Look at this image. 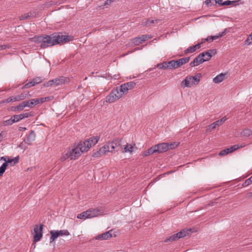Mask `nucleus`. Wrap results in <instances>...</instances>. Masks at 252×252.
<instances>
[{
    "label": "nucleus",
    "mask_w": 252,
    "mask_h": 252,
    "mask_svg": "<svg viewBox=\"0 0 252 252\" xmlns=\"http://www.w3.org/2000/svg\"><path fill=\"white\" fill-rule=\"evenodd\" d=\"M68 151V152L70 153V160H75L81 156L82 154L80 149L77 147L72 149H69Z\"/></svg>",
    "instance_id": "obj_10"
},
{
    "label": "nucleus",
    "mask_w": 252,
    "mask_h": 252,
    "mask_svg": "<svg viewBox=\"0 0 252 252\" xmlns=\"http://www.w3.org/2000/svg\"><path fill=\"white\" fill-rule=\"evenodd\" d=\"M122 140V139L116 138L112 141H109V144L111 146V150L114 152L116 149L121 146Z\"/></svg>",
    "instance_id": "obj_12"
},
{
    "label": "nucleus",
    "mask_w": 252,
    "mask_h": 252,
    "mask_svg": "<svg viewBox=\"0 0 252 252\" xmlns=\"http://www.w3.org/2000/svg\"><path fill=\"white\" fill-rule=\"evenodd\" d=\"M31 96V94L29 92H24L20 94L14 96H11L3 101L5 103H9L10 102H15L24 100L26 98H28Z\"/></svg>",
    "instance_id": "obj_8"
},
{
    "label": "nucleus",
    "mask_w": 252,
    "mask_h": 252,
    "mask_svg": "<svg viewBox=\"0 0 252 252\" xmlns=\"http://www.w3.org/2000/svg\"><path fill=\"white\" fill-rule=\"evenodd\" d=\"M247 197L249 198H252V192H249L247 195Z\"/></svg>",
    "instance_id": "obj_59"
},
{
    "label": "nucleus",
    "mask_w": 252,
    "mask_h": 252,
    "mask_svg": "<svg viewBox=\"0 0 252 252\" xmlns=\"http://www.w3.org/2000/svg\"><path fill=\"white\" fill-rule=\"evenodd\" d=\"M124 152L132 153L133 150V147L131 144H126L124 146Z\"/></svg>",
    "instance_id": "obj_27"
},
{
    "label": "nucleus",
    "mask_w": 252,
    "mask_h": 252,
    "mask_svg": "<svg viewBox=\"0 0 252 252\" xmlns=\"http://www.w3.org/2000/svg\"><path fill=\"white\" fill-rule=\"evenodd\" d=\"M148 156H150V154L148 153V150L145 151L143 152V157H147Z\"/></svg>",
    "instance_id": "obj_55"
},
{
    "label": "nucleus",
    "mask_w": 252,
    "mask_h": 252,
    "mask_svg": "<svg viewBox=\"0 0 252 252\" xmlns=\"http://www.w3.org/2000/svg\"><path fill=\"white\" fill-rule=\"evenodd\" d=\"M252 183V176L245 181V182L243 184V186L245 187H247V186H249V185L251 184Z\"/></svg>",
    "instance_id": "obj_42"
},
{
    "label": "nucleus",
    "mask_w": 252,
    "mask_h": 252,
    "mask_svg": "<svg viewBox=\"0 0 252 252\" xmlns=\"http://www.w3.org/2000/svg\"><path fill=\"white\" fill-rule=\"evenodd\" d=\"M202 43H198L193 46L189 47L185 51V54L192 53L195 52L197 49H199L201 47V44Z\"/></svg>",
    "instance_id": "obj_20"
},
{
    "label": "nucleus",
    "mask_w": 252,
    "mask_h": 252,
    "mask_svg": "<svg viewBox=\"0 0 252 252\" xmlns=\"http://www.w3.org/2000/svg\"><path fill=\"white\" fill-rule=\"evenodd\" d=\"M54 3V2L53 1H50V2H47L45 4V6L46 7H49L51 5H52Z\"/></svg>",
    "instance_id": "obj_53"
},
{
    "label": "nucleus",
    "mask_w": 252,
    "mask_h": 252,
    "mask_svg": "<svg viewBox=\"0 0 252 252\" xmlns=\"http://www.w3.org/2000/svg\"><path fill=\"white\" fill-rule=\"evenodd\" d=\"M207 56H204V58H206Z\"/></svg>",
    "instance_id": "obj_63"
},
{
    "label": "nucleus",
    "mask_w": 252,
    "mask_h": 252,
    "mask_svg": "<svg viewBox=\"0 0 252 252\" xmlns=\"http://www.w3.org/2000/svg\"><path fill=\"white\" fill-rule=\"evenodd\" d=\"M191 230L190 229H183L181 231L174 234L164 240L165 242H172L178 240L180 238L184 237L190 234Z\"/></svg>",
    "instance_id": "obj_6"
},
{
    "label": "nucleus",
    "mask_w": 252,
    "mask_h": 252,
    "mask_svg": "<svg viewBox=\"0 0 252 252\" xmlns=\"http://www.w3.org/2000/svg\"><path fill=\"white\" fill-rule=\"evenodd\" d=\"M246 45H250L252 44V32L248 36L246 40L245 41Z\"/></svg>",
    "instance_id": "obj_37"
},
{
    "label": "nucleus",
    "mask_w": 252,
    "mask_h": 252,
    "mask_svg": "<svg viewBox=\"0 0 252 252\" xmlns=\"http://www.w3.org/2000/svg\"><path fill=\"white\" fill-rule=\"evenodd\" d=\"M112 230L108 231L103 234L99 235L95 237L96 240H107L112 236Z\"/></svg>",
    "instance_id": "obj_17"
},
{
    "label": "nucleus",
    "mask_w": 252,
    "mask_h": 252,
    "mask_svg": "<svg viewBox=\"0 0 252 252\" xmlns=\"http://www.w3.org/2000/svg\"><path fill=\"white\" fill-rule=\"evenodd\" d=\"M43 224L35 225L34 227L33 241L35 242L39 241L42 236Z\"/></svg>",
    "instance_id": "obj_9"
},
{
    "label": "nucleus",
    "mask_w": 252,
    "mask_h": 252,
    "mask_svg": "<svg viewBox=\"0 0 252 252\" xmlns=\"http://www.w3.org/2000/svg\"><path fill=\"white\" fill-rule=\"evenodd\" d=\"M2 132H1V133H0V142H1L2 140Z\"/></svg>",
    "instance_id": "obj_60"
},
{
    "label": "nucleus",
    "mask_w": 252,
    "mask_h": 252,
    "mask_svg": "<svg viewBox=\"0 0 252 252\" xmlns=\"http://www.w3.org/2000/svg\"><path fill=\"white\" fill-rule=\"evenodd\" d=\"M10 46L6 45H0V50H5L6 48H9Z\"/></svg>",
    "instance_id": "obj_49"
},
{
    "label": "nucleus",
    "mask_w": 252,
    "mask_h": 252,
    "mask_svg": "<svg viewBox=\"0 0 252 252\" xmlns=\"http://www.w3.org/2000/svg\"><path fill=\"white\" fill-rule=\"evenodd\" d=\"M19 147H21V148H22V146L21 145V144H20V145H19Z\"/></svg>",
    "instance_id": "obj_62"
},
{
    "label": "nucleus",
    "mask_w": 252,
    "mask_h": 252,
    "mask_svg": "<svg viewBox=\"0 0 252 252\" xmlns=\"http://www.w3.org/2000/svg\"><path fill=\"white\" fill-rule=\"evenodd\" d=\"M111 146L109 144V142H107L103 146L99 149L97 152L99 155H103L108 152L113 153V151L111 150Z\"/></svg>",
    "instance_id": "obj_15"
},
{
    "label": "nucleus",
    "mask_w": 252,
    "mask_h": 252,
    "mask_svg": "<svg viewBox=\"0 0 252 252\" xmlns=\"http://www.w3.org/2000/svg\"><path fill=\"white\" fill-rule=\"evenodd\" d=\"M227 120V118L225 116L222 117L221 119L219 120V122L221 123L222 124L225 122V121Z\"/></svg>",
    "instance_id": "obj_52"
},
{
    "label": "nucleus",
    "mask_w": 252,
    "mask_h": 252,
    "mask_svg": "<svg viewBox=\"0 0 252 252\" xmlns=\"http://www.w3.org/2000/svg\"><path fill=\"white\" fill-rule=\"evenodd\" d=\"M211 0H206L205 1V4L207 5L208 6H209L211 5Z\"/></svg>",
    "instance_id": "obj_54"
},
{
    "label": "nucleus",
    "mask_w": 252,
    "mask_h": 252,
    "mask_svg": "<svg viewBox=\"0 0 252 252\" xmlns=\"http://www.w3.org/2000/svg\"><path fill=\"white\" fill-rule=\"evenodd\" d=\"M21 116L22 117V119L26 118H28L29 117H31L32 116V112H28V113H24L23 114H21Z\"/></svg>",
    "instance_id": "obj_47"
},
{
    "label": "nucleus",
    "mask_w": 252,
    "mask_h": 252,
    "mask_svg": "<svg viewBox=\"0 0 252 252\" xmlns=\"http://www.w3.org/2000/svg\"><path fill=\"white\" fill-rule=\"evenodd\" d=\"M213 123H214V124L215 125V126H216V127H217V126H220L221 125H222V124H221V123H220L219 122V120H218V121H216V122H214Z\"/></svg>",
    "instance_id": "obj_51"
},
{
    "label": "nucleus",
    "mask_w": 252,
    "mask_h": 252,
    "mask_svg": "<svg viewBox=\"0 0 252 252\" xmlns=\"http://www.w3.org/2000/svg\"><path fill=\"white\" fill-rule=\"evenodd\" d=\"M99 139V137L98 136H93V137H92L88 139H87L86 140L87 141H89V143H90V144H91V147L93 146H94L95 144H96L98 140Z\"/></svg>",
    "instance_id": "obj_25"
},
{
    "label": "nucleus",
    "mask_w": 252,
    "mask_h": 252,
    "mask_svg": "<svg viewBox=\"0 0 252 252\" xmlns=\"http://www.w3.org/2000/svg\"><path fill=\"white\" fill-rule=\"evenodd\" d=\"M136 85L133 81L122 84L120 87L114 88L106 97V102L109 103H113L120 99L124 94L128 93V91L133 89Z\"/></svg>",
    "instance_id": "obj_2"
},
{
    "label": "nucleus",
    "mask_w": 252,
    "mask_h": 252,
    "mask_svg": "<svg viewBox=\"0 0 252 252\" xmlns=\"http://www.w3.org/2000/svg\"><path fill=\"white\" fill-rule=\"evenodd\" d=\"M102 212L101 210L95 209H90L77 215L78 219L86 220L97 217L101 215Z\"/></svg>",
    "instance_id": "obj_5"
},
{
    "label": "nucleus",
    "mask_w": 252,
    "mask_h": 252,
    "mask_svg": "<svg viewBox=\"0 0 252 252\" xmlns=\"http://www.w3.org/2000/svg\"><path fill=\"white\" fill-rule=\"evenodd\" d=\"M236 2H237V1L226 0V1H224L223 2H222V3L221 4L220 6L229 5L230 4H232L235 3Z\"/></svg>",
    "instance_id": "obj_45"
},
{
    "label": "nucleus",
    "mask_w": 252,
    "mask_h": 252,
    "mask_svg": "<svg viewBox=\"0 0 252 252\" xmlns=\"http://www.w3.org/2000/svg\"><path fill=\"white\" fill-rule=\"evenodd\" d=\"M58 234L59 236H68L69 234V233L67 230H61L58 231Z\"/></svg>",
    "instance_id": "obj_40"
},
{
    "label": "nucleus",
    "mask_w": 252,
    "mask_h": 252,
    "mask_svg": "<svg viewBox=\"0 0 252 252\" xmlns=\"http://www.w3.org/2000/svg\"><path fill=\"white\" fill-rule=\"evenodd\" d=\"M151 38H152V37L148 35H143L140 37H135L132 40V42L135 45H139L143 42Z\"/></svg>",
    "instance_id": "obj_11"
},
{
    "label": "nucleus",
    "mask_w": 252,
    "mask_h": 252,
    "mask_svg": "<svg viewBox=\"0 0 252 252\" xmlns=\"http://www.w3.org/2000/svg\"><path fill=\"white\" fill-rule=\"evenodd\" d=\"M201 74L198 73L196 75L188 76L181 83L182 87L185 88H190L193 85H196L198 84L200 81Z\"/></svg>",
    "instance_id": "obj_4"
},
{
    "label": "nucleus",
    "mask_w": 252,
    "mask_h": 252,
    "mask_svg": "<svg viewBox=\"0 0 252 252\" xmlns=\"http://www.w3.org/2000/svg\"><path fill=\"white\" fill-rule=\"evenodd\" d=\"M13 118V120H14V122L15 123L16 122H19V121L22 120V117L21 116V114H19V115H15L14 116H12Z\"/></svg>",
    "instance_id": "obj_43"
},
{
    "label": "nucleus",
    "mask_w": 252,
    "mask_h": 252,
    "mask_svg": "<svg viewBox=\"0 0 252 252\" xmlns=\"http://www.w3.org/2000/svg\"><path fill=\"white\" fill-rule=\"evenodd\" d=\"M157 152L158 153L165 152L168 150L167 143H162L155 145Z\"/></svg>",
    "instance_id": "obj_16"
},
{
    "label": "nucleus",
    "mask_w": 252,
    "mask_h": 252,
    "mask_svg": "<svg viewBox=\"0 0 252 252\" xmlns=\"http://www.w3.org/2000/svg\"><path fill=\"white\" fill-rule=\"evenodd\" d=\"M226 73H221L213 78V82L216 84H219L225 79Z\"/></svg>",
    "instance_id": "obj_18"
},
{
    "label": "nucleus",
    "mask_w": 252,
    "mask_h": 252,
    "mask_svg": "<svg viewBox=\"0 0 252 252\" xmlns=\"http://www.w3.org/2000/svg\"><path fill=\"white\" fill-rule=\"evenodd\" d=\"M179 144V142H171L170 143H167L168 147V150L172 149L177 147Z\"/></svg>",
    "instance_id": "obj_39"
},
{
    "label": "nucleus",
    "mask_w": 252,
    "mask_h": 252,
    "mask_svg": "<svg viewBox=\"0 0 252 252\" xmlns=\"http://www.w3.org/2000/svg\"><path fill=\"white\" fill-rule=\"evenodd\" d=\"M36 100H38L39 101V103H43L46 100L47 97H41L40 98H35Z\"/></svg>",
    "instance_id": "obj_48"
},
{
    "label": "nucleus",
    "mask_w": 252,
    "mask_h": 252,
    "mask_svg": "<svg viewBox=\"0 0 252 252\" xmlns=\"http://www.w3.org/2000/svg\"><path fill=\"white\" fill-rule=\"evenodd\" d=\"M43 79L40 77H36L34 78H33L32 80V83H33L34 85L36 84H39L40 83H41L43 81Z\"/></svg>",
    "instance_id": "obj_35"
},
{
    "label": "nucleus",
    "mask_w": 252,
    "mask_h": 252,
    "mask_svg": "<svg viewBox=\"0 0 252 252\" xmlns=\"http://www.w3.org/2000/svg\"><path fill=\"white\" fill-rule=\"evenodd\" d=\"M189 61V57H186L176 60L178 67H180L183 64L188 63Z\"/></svg>",
    "instance_id": "obj_23"
},
{
    "label": "nucleus",
    "mask_w": 252,
    "mask_h": 252,
    "mask_svg": "<svg viewBox=\"0 0 252 252\" xmlns=\"http://www.w3.org/2000/svg\"><path fill=\"white\" fill-rule=\"evenodd\" d=\"M7 166V164L6 163H3L2 165L0 167V177L2 176L3 174L5 172L6 167Z\"/></svg>",
    "instance_id": "obj_36"
},
{
    "label": "nucleus",
    "mask_w": 252,
    "mask_h": 252,
    "mask_svg": "<svg viewBox=\"0 0 252 252\" xmlns=\"http://www.w3.org/2000/svg\"><path fill=\"white\" fill-rule=\"evenodd\" d=\"M15 122H14L13 118V117L12 116L10 119L7 120L3 121V125L4 126H9V125H12Z\"/></svg>",
    "instance_id": "obj_33"
},
{
    "label": "nucleus",
    "mask_w": 252,
    "mask_h": 252,
    "mask_svg": "<svg viewBox=\"0 0 252 252\" xmlns=\"http://www.w3.org/2000/svg\"><path fill=\"white\" fill-rule=\"evenodd\" d=\"M35 134L33 130H31L30 134L27 137L25 140V142L28 145H31L32 141L35 140Z\"/></svg>",
    "instance_id": "obj_19"
},
{
    "label": "nucleus",
    "mask_w": 252,
    "mask_h": 252,
    "mask_svg": "<svg viewBox=\"0 0 252 252\" xmlns=\"http://www.w3.org/2000/svg\"><path fill=\"white\" fill-rule=\"evenodd\" d=\"M241 134L243 136L249 137L252 135V130L250 129H245L241 132Z\"/></svg>",
    "instance_id": "obj_30"
},
{
    "label": "nucleus",
    "mask_w": 252,
    "mask_h": 252,
    "mask_svg": "<svg viewBox=\"0 0 252 252\" xmlns=\"http://www.w3.org/2000/svg\"><path fill=\"white\" fill-rule=\"evenodd\" d=\"M225 34V31L222 32L221 33H219L217 35L209 36L204 39V41H213L214 40L218 39Z\"/></svg>",
    "instance_id": "obj_22"
},
{
    "label": "nucleus",
    "mask_w": 252,
    "mask_h": 252,
    "mask_svg": "<svg viewBox=\"0 0 252 252\" xmlns=\"http://www.w3.org/2000/svg\"><path fill=\"white\" fill-rule=\"evenodd\" d=\"M158 21H159L158 20H154L147 19L146 20L145 22H142V25H143L144 26H150L152 24L154 23L155 22L156 23H157Z\"/></svg>",
    "instance_id": "obj_29"
},
{
    "label": "nucleus",
    "mask_w": 252,
    "mask_h": 252,
    "mask_svg": "<svg viewBox=\"0 0 252 252\" xmlns=\"http://www.w3.org/2000/svg\"><path fill=\"white\" fill-rule=\"evenodd\" d=\"M8 158V157H1V159L2 160H4L5 161L4 163H6V164H7L8 162H7V158Z\"/></svg>",
    "instance_id": "obj_57"
},
{
    "label": "nucleus",
    "mask_w": 252,
    "mask_h": 252,
    "mask_svg": "<svg viewBox=\"0 0 252 252\" xmlns=\"http://www.w3.org/2000/svg\"><path fill=\"white\" fill-rule=\"evenodd\" d=\"M168 69H176L178 68L176 60H171L167 62Z\"/></svg>",
    "instance_id": "obj_26"
},
{
    "label": "nucleus",
    "mask_w": 252,
    "mask_h": 252,
    "mask_svg": "<svg viewBox=\"0 0 252 252\" xmlns=\"http://www.w3.org/2000/svg\"><path fill=\"white\" fill-rule=\"evenodd\" d=\"M148 153L150 155H152L154 153H157L156 148L155 145L154 146H152L150 149L148 150Z\"/></svg>",
    "instance_id": "obj_44"
},
{
    "label": "nucleus",
    "mask_w": 252,
    "mask_h": 252,
    "mask_svg": "<svg viewBox=\"0 0 252 252\" xmlns=\"http://www.w3.org/2000/svg\"><path fill=\"white\" fill-rule=\"evenodd\" d=\"M19 130L20 131H25L26 130V128L25 127H22V126H20L19 127Z\"/></svg>",
    "instance_id": "obj_58"
},
{
    "label": "nucleus",
    "mask_w": 252,
    "mask_h": 252,
    "mask_svg": "<svg viewBox=\"0 0 252 252\" xmlns=\"http://www.w3.org/2000/svg\"><path fill=\"white\" fill-rule=\"evenodd\" d=\"M114 1V0H106L105 2H104L103 6L106 5L107 4H109L113 2Z\"/></svg>",
    "instance_id": "obj_50"
},
{
    "label": "nucleus",
    "mask_w": 252,
    "mask_h": 252,
    "mask_svg": "<svg viewBox=\"0 0 252 252\" xmlns=\"http://www.w3.org/2000/svg\"><path fill=\"white\" fill-rule=\"evenodd\" d=\"M8 158V160L7 161V162H8V163H10L11 165H14L19 162V157L17 156L13 158Z\"/></svg>",
    "instance_id": "obj_28"
},
{
    "label": "nucleus",
    "mask_w": 252,
    "mask_h": 252,
    "mask_svg": "<svg viewBox=\"0 0 252 252\" xmlns=\"http://www.w3.org/2000/svg\"><path fill=\"white\" fill-rule=\"evenodd\" d=\"M216 128V126L213 123L211 124H210L207 126L206 131H207V132H211L214 129H215Z\"/></svg>",
    "instance_id": "obj_41"
},
{
    "label": "nucleus",
    "mask_w": 252,
    "mask_h": 252,
    "mask_svg": "<svg viewBox=\"0 0 252 252\" xmlns=\"http://www.w3.org/2000/svg\"><path fill=\"white\" fill-rule=\"evenodd\" d=\"M69 81V79L67 77L61 76L58 78L51 80L44 84V86L49 87L53 85L60 86L62 85L65 83H67Z\"/></svg>",
    "instance_id": "obj_7"
},
{
    "label": "nucleus",
    "mask_w": 252,
    "mask_h": 252,
    "mask_svg": "<svg viewBox=\"0 0 252 252\" xmlns=\"http://www.w3.org/2000/svg\"><path fill=\"white\" fill-rule=\"evenodd\" d=\"M239 148L238 145H235L230 147L222 150L219 153V156H224L228 154L231 153Z\"/></svg>",
    "instance_id": "obj_13"
},
{
    "label": "nucleus",
    "mask_w": 252,
    "mask_h": 252,
    "mask_svg": "<svg viewBox=\"0 0 252 252\" xmlns=\"http://www.w3.org/2000/svg\"><path fill=\"white\" fill-rule=\"evenodd\" d=\"M31 13H25L19 17L20 20L30 19L32 18Z\"/></svg>",
    "instance_id": "obj_31"
},
{
    "label": "nucleus",
    "mask_w": 252,
    "mask_h": 252,
    "mask_svg": "<svg viewBox=\"0 0 252 252\" xmlns=\"http://www.w3.org/2000/svg\"><path fill=\"white\" fill-rule=\"evenodd\" d=\"M34 86L33 83H32V80L28 83H27V84H26L23 87H22V89H27V88H30L32 86Z\"/></svg>",
    "instance_id": "obj_46"
},
{
    "label": "nucleus",
    "mask_w": 252,
    "mask_h": 252,
    "mask_svg": "<svg viewBox=\"0 0 252 252\" xmlns=\"http://www.w3.org/2000/svg\"><path fill=\"white\" fill-rule=\"evenodd\" d=\"M215 53V50H209L205 52L201 53L190 63L189 65L191 67H194L204 62L208 61L212 57V54Z\"/></svg>",
    "instance_id": "obj_3"
},
{
    "label": "nucleus",
    "mask_w": 252,
    "mask_h": 252,
    "mask_svg": "<svg viewBox=\"0 0 252 252\" xmlns=\"http://www.w3.org/2000/svg\"><path fill=\"white\" fill-rule=\"evenodd\" d=\"M215 1V2L216 3H218L220 5H221V4L222 3V0H214Z\"/></svg>",
    "instance_id": "obj_56"
},
{
    "label": "nucleus",
    "mask_w": 252,
    "mask_h": 252,
    "mask_svg": "<svg viewBox=\"0 0 252 252\" xmlns=\"http://www.w3.org/2000/svg\"><path fill=\"white\" fill-rule=\"evenodd\" d=\"M25 104L26 105V107H28L30 108H32L35 105L39 104V101L38 100L35 99H32L29 100L24 101Z\"/></svg>",
    "instance_id": "obj_21"
},
{
    "label": "nucleus",
    "mask_w": 252,
    "mask_h": 252,
    "mask_svg": "<svg viewBox=\"0 0 252 252\" xmlns=\"http://www.w3.org/2000/svg\"><path fill=\"white\" fill-rule=\"evenodd\" d=\"M157 67L160 69H168L167 62H164L162 63L157 64Z\"/></svg>",
    "instance_id": "obj_32"
},
{
    "label": "nucleus",
    "mask_w": 252,
    "mask_h": 252,
    "mask_svg": "<svg viewBox=\"0 0 252 252\" xmlns=\"http://www.w3.org/2000/svg\"><path fill=\"white\" fill-rule=\"evenodd\" d=\"M245 146V145L244 144H241L240 146H239V148H243V147H244Z\"/></svg>",
    "instance_id": "obj_61"
},
{
    "label": "nucleus",
    "mask_w": 252,
    "mask_h": 252,
    "mask_svg": "<svg viewBox=\"0 0 252 252\" xmlns=\"http://www.w3.org/2000/svg\"><path fill=\"white\" fill-rule=\"evenodd\" d=\"M77 147L80 149V151L83 153L88 151L91 147L90 143L86 140L83 142H80Z\"/></svg>",
    "instance_id": "obj_14"
},
{
    "label": "nucleus",
    "mask_w": 252,
    "mask_h": 252,
    "mask_svg": "<svg viewBox=\"0 0 252 252\" xmlns=\"http://www.w3.org/2000/svg\"><path fill=\"white\" fill-rule=\"evenodd\" d=\"M73 37L61 33H54L50 35L35 36L31 38V40L37 43H40L42 48L60 44L63 42H67L72 41Z\"/></svg>",
    "instance_id": "obj_1"
},
{
    "label": "nucleus",
    "mask_w": 252,
    "mask_h": 252,
    "mask_svg": "<svg viewBox=\"0 0 252 252\" xmlns=\"http://www.w3.org/2000/svg\"><path fill=\"white\" fill-rule=\"evenodd\" d=\"M67 158L70 159V153L68 152V151H67V152L65 154H64L63 155L61 159L62 161H63Z\"/></svg>",
    "instance_id": "obj_38"
},
{
    "label": "nucleus",
    "mask_w": 252,
    "mask_h": 252,
    "mask_svg": "<svg viewBox=\"0 0 252 252\" xmlns=\"http://www.w3.org/2000/svg\"><path fill=\"white\" fill-rule=\"evenodd\" d=\"M51 235L50 238V243H52L58 237H59L58 234V230H51L50 231Z\"/></svg>",
    "instance_id": "obj_24"
},
{
    "label": "nucleus",
    "mask_w": 252,
    "mask_h": 252,
    "mask_svg": "<svg viewBox=\"0 0 252 252\" xmlns=\"http://www.w3.org/2000/svg\"><path fill=\"white\" fill-rule=\"evenodd\" d=\"M26 105L24 101H23L22 103L19 104L16 107V110L18 111H22L25 107H26Z\"/></svg>",
    "instance_id": "obj_34"
}]
</instances>
